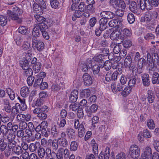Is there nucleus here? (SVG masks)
Masks as SVG:
<instances>
[{"instance_id": "f257e3e1", "label": "nucleus", "mask_w": 159, "mask_h": 159, "mask_svg": "<svg viewBox=\"0 0 159 159\" xmlns=\"http://www.w3.org/2000/svg\"><path fill=\"white\" fill-rule=\"evenodd\" d=\"M156 56L157 57L156 54H153L152 57L149 53L148 54L147 62L149 67L150 73H152V71H155L156 69L154 66V62L156 61V59L157 60V58L156 57Z\"/></svg>"}, {"instance_id": "f03ea898", "label": "nucleus", "mask_w": 159, "mask_h": 159, "mask_svg": "<svg viewBox=\"0 0 159 159\" xmlns=\"http://www.w3.org/2000/svg\"><path fill=\"white\" fill-rule=\"evenodd\" d=\"M34 1L38 4L36 7H33L34 12L39 14L43 13V11L47 7L45 2L43 0H34Z\"/></svg>"}, {"instance_id": "7ed1b4c3", "label": "nucleus", "mask_w": 159, "mask_h": 159, "mask_svg": "<svg viewBox=\"0 0 159 159\" xmlns=\"http://www.w3.org/2000/svg\"><path fill=\"white\" fill-rule=\"evenodd\" d=\"M129 152L132 158L136 159L140 156V148L137 145H133L130 147Z\"/></svg>"}, {"instance_id": "20e7f679", "label": "nucleus", "mask_w": 159, "mask_h": 159, "mask_svg": "<svg viewBox=\"0 0 159 159\" xmlns=\"http://www.w3.org/2000/svg\"><path fill=\"white\" fill-rule=\"evenodd\" d=\"M121 28H115L113 30L110 35V39L113 40H118L119 39H122L123 37L121 36Z\"/></svg>"}, {"instance_id": "39448f33", "label": "nucleus", "mask_w": 159, "mask_h": 159, "mask_svg": "<svg viewBox=\"0 0 159 159\" xmlns=\"http://www.w3.org/2000/svg\"><path fill=\"white\" fill-rule=\"evenodd\" d=\"M137 5L142 10L145 8L147 10H150L152 8L151 5L149 0H137Z\"/></svg>"}, {"instance_id": "423d86ee", "label": "nucleus", "mask_w": 159, "mask_h": 159, "mask_svg": "<svg viewBox=\"0 0 159 159\" xmlns=\"http://www.w3.org/2000/svg\"><path fill=\"white\" fill-rule=\"evenodd\" d=\"M152 155L151 148L147 146L143 148L141 157L139 159H151Z\"/></svg>"}, {"instance_id": "0eeeda50", "label": "nucleus", "mask_w": 159, "mask_h": 159, "mask_svg": "<svg viewBox=\"0 0 159 159\" xmlns=\"http://www.w3.org/2000/svg\"><path fill=\"white\" fill-rule=\"evenodd\" d=\"M110 5L114 8H122L126 7V5L123 0H110Z\"/></svg>"}, {"instance_id": "6e6552de", "label": "nucleus", "mask_w": 159, "mask_h": 159, "mask_svg": "<svg viewBox=\"0 0 159 159\" xmlns=\"http://www.w3.org/2000/svg\"><path fill=\"white\" fill-rule=\"evenodd\" d=\"M39 157L41 158H43L46 154L48 158H49L51 153V151L48 148H46L45 150L43 148L40 147L38 151Z\"/></svg>"}, {"instance_id": "1a4fd4ad", "label": "nucleus", "mask_w": 159, "mask_h": 159, "mask_svg": "<svg viewBox=\"0 0 159 159\" xmlns=\"http://www.w3.org/2000/svg\"><path fill=\"white\" fill-rule=\"evenodd\" d=\"M32 45L39 52L42 51L44 48V43L42 42L39 41L37 38L32 39Z\"/></svg>"}, {"instance_id": "9d476101", "label": "nucleus", "mask_w": 159, "mask_h": 159, "mask_svg": "<svg viewBox=\"0 0 159 159\" xmlns=\"http://www.w3.org/2000/svg\"><path fill=\"white\" fill-rule=\"evenodd\" d=\"M20 108V105L19 103H16L15 105L13 106L10 112V118L12 121L15 118L16 116L19 113V109Z\"/></svg>"}, {"instance_id": "9b49d317", "label": "nucleus", "mask_w": 159, "mask_h": 159, "mask_svg": "<svg viewBox=\"0 0 159 159\" xmlns=\"http://www.w3.org/2000/svg\"><path fill=\"white\" fill-rule=\"evenodd\" d=\"M7 15L12 20L16 21L19 24L21 23L22 22L21 18L19 17V15H17L14 11L12 12L9 10H8L7 11Z\"/></svg>"}, {"instance_id": "f8f14e48", "label": "nucleus", "mask_w": 159, "mask_h": 159, "mask_svg": "<svg viewBox=\"0 0 159 159\" xmlns=\"http://www.w3.org/2000/svg\"><path fill=\"white\" fill-rule=\"evenodd\" d=\"M84 4L83 2H81L78 7L79 10L82 12L84 11L83 15L86 17L89 16V5H87L84 7Z\"/></svg>"}, {"instance_id": "ddd939ff", "label": "nucleus", "mask_w": 159, "mask_h": 159, "mask_svg": "<svg viewBox=\"0 0 159 159\" xmlns=\"http://www.w3.org/2000/svg\"><path fill=\"white\" fill-rule=\"evenodd\" d=\"M91 144L92 148V151L94 155L90 154V159H96L95 156H97L98 152V144L96 143L94 140H92Z\"/></svg>"}, {"instance_id": "4468645a", "label": "nucleus", "mask_w": 159, "mask_h": 159, "mask_svg": "<svg viewBox=\"0 0 159 159\" xmlns=\"http://www.w3.org/2000/svg\"><path fill=\"white\" fill-rule=\"evenodd\" d=\"M109 26L111 27L121 28L122 23L119 19H113L111 20L108 23Z\"/></svg>"}, {"instance_id": "2eb2a0df", "label": "nucleus", "mask_w": 159, "mask_h": 159, "mask_svg": "<svg viewBox=\"0 0 159 159\" xmlns=\"http://www.w3.org/2000/svg\"><path fill=\"white\" fill-rule=\"evenodd\" d=\"M110 149L106 148L104 152L102 151L99 155L98 159H109L110 156Z\"/></svg>"}, {"instance_id": "dca6fc26", "label": "nucleus", "mask_w": 159, "mask_h": 159, "mask_svg": "<svg viewBox=\"0 0 159 159\" xmlns=\"http://www.w3.org/2000/svg\"><path fill=\"white\" fill-rule=\"evenodd\" d=\"M30 118L31 116L30 115H25L22 114H18L16 117L17 121L18 122L24 121V120L29 121L30 120Z\"/></svg>"}, {"instance_id": "f3484780", "label": "nucleus", "mask_w": 159, "mask_h": 159, "mask_svg": "<svg viewBox=\"0 0 159 159\" xmlns=\"http://www.w3.org/2000/svg\"><path fill=\"white\" fill-rule=\"evenodd\" d=\"M142 21L146 22L147 25H152L153 23V19L152 15L150 14H146L144 17L142 19Z\"/></svg>"}, {"instance_id": "a211bd4d", "label": "nucleus", "mask_w": 159, "mask_h": 159, "mask_svg": "<svg viewBox=\"0 0 159 159\" xmlns=\"http://www.w3.org/2000/svg\"><path fill=\"white\" fill-rule=\"evenodd\" d=\"M66 133L67 134L68 139L71 141L73 140L75 136V130L72 128H67L66 129Z\"/></svg>"}, {"instance_id": "6ab92c4d", "label": "nucleus", "mask_w": 159, "mask_h": 159, "mask_svg": "<svg viewBox=\"0 0 159 159\" xmlns=\"http://www.w3.org/2000/svg\"><path fill=\"white\" fill-rule=\"evenodd\" d=\"M78 97V91L76 90H73L69 97V101L71 102H76Z\"/></svg>"}, {"instance_id": "aec40b11", "label": "nucleus", "mask_w": 159, "mask_h": 159, "mask_svg": "<svg viewBox=\"0 0 159 159\" xmlns=\"http://www.w3.org/2000/svg\"><path fill=\"white\" fill-rule=\"evenodd\" d=\"M59 134V131L58 129L57 125L55 124H52L51 129V134L53 137L56 138L58 136Z\"/></svg>"}, {"instance_id": "412c9836", "label": "nucleus", "mask_w": 159, "mask_h": 159, "mask_svg": "<svg viewBox=\"0 0 159 159\" xmlns=\"http://www.w3.org/2000/svg\"><path fill=\"white\" fill-rule=\"evenodd\" d=\"M100 15L102 17V18H104L107 20L112 18L114 16V14L110 11H103L101 13Z\"/></svg>"}, {"instance_id": "4be33fe9", "label": "nucleus", "mask_w": 159, "mask_h": 159, "mask_svg": "<svg viewBox=\"0 0 159 159\" xmlns=\"http://www.w3.org/2000/svg\"><path fill=\"white\" fill-rule=\"evenodd\" d=\"M129 9L133 12L137 14H139V11L140 10L139 6H137L136 3L134 1L131 2L129 6Z\"/></svg>"}, {"instance_id": "5701e85b", "label": "nucleus", "mask_w": 159, "mask_h": 159, "mask_svg": "<svg viewBox=\"0 0 159 159\" xmlns=\"http://www.w3.org/2000/svg\"><path fill=\"white\" fill-rule=\"evenodd\" d=\"M141 78L143 84L146 86H148L150 83L149 75L147 74H143L141 75Z\"/></svg>"}, {"instance_id": "b1692460", "label": "nucleus", "mask_w": 159, "mask_h": 159, "mask_svg": "<svg viewBox=\"0 0 159 159\" xmlns=\"http://www.w3.org/2000/svg\"><path fill=\"white\" fill-rule=\"evenodd\" d=\"M18 30L19 33L23 35L27 34L30 32V29L25 26H20Z\"/></svg>"}, {"instance_id": "393cba45", "label": "nucleus", "mask_w": 159, "mask_h": 159, "mask_svg": "<svg viewBox=\"0 0 159 159\" xmlns=\"http://www.w3.org/2000/svg\"><path fill=\"white\" fill-rule=\"evenodd\" d=\"M58 148V143L56 140H53L51 145V149L52 151V153L56 154L55 152L57 150Z\"/></svg>"}, {"instance_id": "a878e982", "label": "nucleus", "mask_w": 159, "mask_h": 159, "mask_svg": "<svg viewBox=\"0 0 159 159\" xmlns=\"http://www.w3.org/2000/svg\"><path fill=\"white\" fill-rule=\"evenodd\" d=\"M107 20L104 18L101 19L99 21L100 28L99 29L103 31L105 30L107 27Z\"/></svg>"}, {"instance_id": "bb28decb", "label": "nucleus", "mask_w": 159, "mask_h": 159, "mask_svg": "<svg viewBox=\"0 0 159 159\" xmlns=\"http://www.w3.org/2000/svg\"><path fill=\"white\" fill-rule=\"evenodd\" d=\"M30 93L29 88L26 86L22 87L20 90V93L21 96L23 97H26Z\"/></svg>"}, {"instance_id": "cd10ccee", "label": "nucleus", "mask_w": 159, "mask_h": 159, "mask_svg": "<svg viewBox=\"0 0 159 159\" xmlns=\"http://www.w3.org/2000/svg\"><path fill=\"white\" fill-rule=\"evenodd\" d=\"M32 36H33V39L37 38V37H39L40 35V31L39 27H38L37 25L35 24L34 25V27L33 28V32L32 33Z\"/></svg>"}, {"instance_id": "c85d7f7f", "label": "nucleus", "mask_w": 159, "mask_h": 159, "mask_svg": "<svg viewBox=\"0 0 159 159\" xmlns=\"http://www.w3.org/2000/svg\"><path fill=\"white\" fill-rule=\"evenodd\" d=\"M10 129L7 128V127L4 125H2L0 126V132L3 136H6Z\"/></svg>"}, {"instance_id": "c756f323", "label": "nucleus", "mask_w": 159, "mask_h": 159, "mask_svg": "<svg viewBox=\"0 0 159 159\" xmlns=\"http://www.w3.org/2000/svg\"><path fill=\"white\" fill-rule=\"evenodd\" d=\"M147 98L149 103H152L155 99V95L152 91L148 90L147 92Z\"/></svg>"}, {"instance_id": "7c9ffc66", "label": "nucleus", "mask_w": 159, "mask_h": 159, "mask_svg": "<svg viewBox=\"0 0 159 159\" xmlns=\"http://www.w3.org/2000/svg\"><path fill=\"white\" fill-rule=\"evenodd\" d=\"M19 64L20 66L23 70H26L30 67L29 65V62L24 60H20L19 61Z\"/></svg>"}, {"instance_id": "2f4dec72", "label": "nucleus", "mask_w": 159, "mask_h": 159, "mask_svg": "<svg viewBox=\"0 0 159 159\" xmlns=\"http://www.w3.org/2000/svg\"><path fill=\"white\" fill-rule=\"evenodd\" d=\"M131 62L132 60L131 57L130 56H127L124 60V66L126 68H129L131 66Z\"/></svg>"}, {"instance_id": "473e14b6", "label": "nucleus", "mask_w": 159, "mask_h": 159, "mask_svg": "<svg viewBox=\"0 0 159 159\" xmlns=\"http://www.w3.org/2000/svg\"><path fill=\"white\" fill-rule=\"evenodd\" d=\"M152 82L153 84H159V75L157 73H153L152 77Z\"/></svg>"}, {"instance_id": "72a5a7b5", "label": "nucleus", "mask_w": 159, "mask_h": 159, "mask_svg": "<svg viewBox=\"0 0 159 159\" xmlns=\"http://www.w3.org/2000/svg\"><path fill=\"white\" fill-rule=\"evenodd\" d=\"M59 143L61 146L67 147L68 146V142L66 139H58Z\"/></svg>"}, {"instance_id": "f704fd0d", "label": "nucleus", "mask_w": 159, "mask_h": 159, "mask_svg": "<svg viewBox=\"0 0 159 159\" xmlns=\"http://www.w3.org/2000/svg\"><path fill=\"white\" fill-rule=\"evenodd\" d=\"M132 89L129 87H125L122 91L121 93V95L124 97H126L131 92Z\"/></svg>"}, {"instance_id": "c9c22d12", "label": "nucleus", "mask_w": 159, "mask_h": 159, "mask_svg": "<svg viewBox=\"0 0 159 159\" xmlns=\"http://www.w3.org/2000/svg\"><path fill=\"white\" fill-rule=\"evenodd\" d=\"M122 73V70L121 69H118L117 71H115L112 74L111 78L112 80H115L117 79L118 75Z\"/></svg>"}, {"instance_id": "e433bc0d", "label": "nucleus", "mask_w": 159, "mask_h": 159, "mask_svg": "<svg viewBox=\"0 0 159 159\" xmlns=\"http://www.w3.org/2000/svg\"><path fill=\"white\" fill-rule=\"evenodd\" d=\"M84 81V84L87 86H89V77L88 73H85L83 76Z\"/></svg>"}, {"instance_id": "4c0bfd02", "label": "nucleus", "mask_w": 159, "mask_h": 159, "mask_svg": "<svg viewBox=\"0 0 159 159\" xmlns=\"http://www.w3.org/2000/svg\"><path fill=\"white\" fill-rule=\"evenodd\" d=\"M103 66H102V65L100 66L101 68H102L103 67H104V69L106 70H108L111 68V63L109 61H107L105 62L103 61Z\"/></svg>"}, {"instance_id": "58836bf2", "label": "nucleus", "mask_w": 159, "mask_h": 159, "mask_svg": "<svg viewBox=\"0 0 159 159\" xmlns=\"http://www.w3.org/2000/svg\"><path fill=\"white\" fill-rule=\"evenodd\" d=\"M38 27H39V29L41 32L47 31L48 27L47 25L44 23H39L37 25Z\"/></svg>"}, {"instance_id": "ea45409f", "label": "nucleus", "mask_w": 159, "mask_h": 159, "mask_svg": "<svg viewBox=\"0 0 159 159\" xmlns=\"http://www.w3.org/2000/svg\"><path fill=\"white\" fill-rule=\"evenodd\" d=\"M7 93L11 100H13L15 98V93L14 91L10 88L7 89Z\"/></svg>"}, {"instance_id": "a19ab883", "label": "nucleus", "mask_w": 159, "mask_h": 159, "mask_svg": "<svg viewBox=\"0 0 159 159\" xmlns=\"http://www.w3.org/2000/svg\"><path fill=\"white\" fill-rule=\"evenodd\" d=\"M7 17L3 15H0V25L2 26L6 25L7 23Z\"/></svg>"}, {"instance_id": "79ce46f5", "label": "nucleus", "mask_w": 159, "mask_h": 159, "mask_svg": "<svg viewBox=\"0 0 159 159\" xmlns=\"http://www.w3.org/2000/svg\"><path fill=\"white\" fill-rule=\"evenodd\" d=\"M42 65L40 62L37 63L35 65H33V69L35 73H38L41 69Z\"/></svg>"}, {"instance_id": "37998d69", "label": "nucleus", "mask_w": 159, "mask_h": 159, "mask_svg": "<svg viewBox=\"0 0 159 159\" xmlns=\"http://www.w3.org/2000/svg\"><path fill=\"white\" fill-rule=\"evenodd\" d=\"M82 12L79 10H76L75 11L74 15L72 17V19L73 21L76 20L77 18H80L83 14L82 13Z\"/></svg>"}, {"instance_id": "c03bdc74", "label": "nucleus", "mask_w": 159, "mask_h": 159, "mask_svg": "<svg viewBox=\"0 0 159 159\" xmlns=\"http://www.w3.org/2000/svg\"><path fill=\"white\" fill-rule=\"evenodd\" d=\"M64 151V148H60L57 151V152L55 154L58 159H63V153Z\"/></svg>"}, {"instance_id": "a18cd8bd", "label": "nucleus", "mask_w": 159, "mask_h": 159, "mask_svg": "<svg viewBox=\"0 0 159 159\" xmlns=\"http://www.w3.org/2000/svg\"><path fill=\"white\" fill-rule=\"evenodd\" d=\"M104 59V56L102 54H99L96 55L93 58V60L102 63L103 59Z\"/></svg>"}, {"instance_id": "49530a36", "label": "nucleus", "mask_w": 159, "mask_h": 159, "mask_svg": "<svg viewBox=\"0 0 159 159\" xmlns=\"http://www.w3.org/2000/svg\"><path fill=\"white\" fill-rule=\"evenodd\" d=\"M22 150L21 147L19 146H16L12 150V151L17 155H19L21 154Z\"/></svg>"}, {"instance_id": "de8ad7c7", "label": "nucleus", "mask_w": 159, "mask_h": 159, "mask_svg": "<svg viewBox=\"0 0 159 159\" xmlns=\"http://www.w3.org/2000/svg\"><path fill=\"white\" fill-rule=\"evenodd\" d=\"M146 64V60L144 58H141L138 62V65L139 69H140L141 71L142 70L143 66Z\"/></svg>"}, {"instance_id": "09e8293b", "label": "nucleus", "mask_w": 159, "mask_h": 159, "mask_svg": "<svg viewBox=\"0 0 159 159\" xmlns=\"http://www.w3.org/2000/svg\"><path fill=\"white\" fill-rule=\"evenodd\" d=\"M80 106L79 103H71L69 107L70 109H71L73 111H75L78 110L80 108Z\"/></svg>"}, {"instance_id": "8fccbe9b", "label": "nucleus", "mask_w": 159, "mask_h": 159, "mask_svg": "<svg viewBox=\"0 0 159 159\" xmlns=\"http://www.w3.org/2000/svg\"><path fill=\"white\" fill-rule=\"evenodd\" d=\"M80 96L82 97H89V89H86L83 90L80 93Z\"/></svg>"}, {"instance_id": "3c124183", "label": "nucleus", "mask_w": 159, "mask_h": 159, "mask_svg": "<svg viewBox=\"0 0 159 159\" xmlns=\"http://www.w3.org/2000/svg\"><path fill=\"white\" fill-rule=\"evenodd\" d=\"M147 125L150 129H153L155 127V124L153 120L152 119H149L148 120Z\"/></svg>"}, {"instance_id": "603ef678", "label": "nucleus", "mask_w": 159, "mask_h": 159, "mask_svg": "<svg viewBox=\"0 0 159 159\" xmlns=\"http://www.w3.org/2000/svg\"><path fill=\"white\" fill-rule=\"evenodd\" d=\"M34 17L37 22L39 23H44L43 22L45 20V19L44 17L39 15H35Z\"/></svg>"}, {"instance_id": "864d4df0", "label": "nucleus", "mask_w": 159, "mask_h": 159, "mask_svg": "<svg viewBox=\"0 0 159 159\" xmlns=\"http://www.w3.org/2000/svg\"><path fill=\"white\" fill-rule=\"evenodd\" d=\"M122 34L124 37H129L132 35L131 30L128 29H125L122 31Z\"/></svg>"}, {"instance_id": "5fc2aeb1", "label": "nucleus", "mask_w": 159, "mask_h": 159, "mask_svg": "<svg viewBox=\"0 0 159 159\" xmlns=\"http://www.w3.org/2000/svg\"><path fill=\"white\" fill-rule=\"evenodd\" d=\"M117 9L115 12L116 15L120 17H122L124 15V11L125 7L124 8H117Z\"/></svg>"}, {"instance_id": "6e6d98bb", "label": "nucleus", "mask_w": 159, "mask_h": 159, "mask_svg": "<svg viewBox=\"0 0 159 159\" xmlns=\"http://www.w3.org/2000/svg\"><path fill=\"white\" fill-rule=\"evenodd\" d=\"M127 20L129 23H133L135 21V18L133 14L131 13H128L127 15Z\"/></svg>"}, {"instance_id": "4d7b16f0", "label": "nucleus", "mask_w": 159, "mask_h": 159, "mask_svg": "<svg viewBox=\"0 0 159 159\" xmlns=\"http://www.w3.org/2000/svg\"><path fill=\"white\" fill-rule=\"evenodd\" d=\"M18 126L20 129L24 130L27 127V124L25 121L20 122Z\"/></svg>"}, {"instance_id": "13d9d810", "label": "nucleus", "mask_w": 159, "mask_h": 159, "mask_svg": "<svg viewBox=\"0 0 159 159\" xmlns=\"http://www.w3.org/2000/svg\"><path fill=\"white\" fill-rule=\"evenodd\" d=\"M78 144L75 141H73L71 142L70 146V149L71 151H75L77 148Z\"/></svg>"}, {"instance_id": "bf43d9fd", "label": "nucleus", "mask_w": 159, "mask_h": 159, "mask_svg": "<svg viewBox=\"0 0 159 159\" xmlns=\"http://www.w3.org/2000/svg\"><path fill=\"white\" fill-rule=\"evenodd\" d=\"M24 73V75L26 77H29L32 75L33 74V72L32 69L30 67L27 69Z\"/></svg>"}, {"instance_id": "052dcab7", "label": "nucleus", "mask_w": 159, "mask_h": 159, "mask_svg": "<svg viewBox=\"0 0 159 159\" xmlns=\"http://www.w3.org/2000/svg\"><path fill=\"white\" fill-rule=\"evenodd\" d=\"M50 4L52 8L55 9L57 8L59 4V2L57 0H50Z\"/></svg>"}, {"instance_id": "680f3d73", "label": "nucleus", "mask_w": 159, "mask_h": 159, "mask_svg": "<svg viewBox=\"0 0 159 159\" xmlns=\"http://www.w3.org/2000/svg\"><path fill=\"white\" fill-rule=\"evenodd\" d=\"M142 133L145 138H150L152 137V134L147 129L144 130Z\"/></svg>"}, {"instance_id": "e2e57ef3", "label": "nucleus", "mask_w": 159, "mask_h": 159, "mask_svg": "<svg viewBox=\"0 0 159 159\" xmlns=\"http://www.w3.org/2000/svg\"><path fill=\"white\" fill-rule=\"evenodd\" d=\"M37 77V78L35 80L34 84V87H37L39 86H40L43 81V80L42 78H39V77Z\"/></svg>"}, {"instance_id": "0e129e2a", "label": "nucleus", "mask_w": 159, "mask_h": 159, "mask_svg": "<svg viewBox=\"0 0 159 159\" xmlns=\"http://www.w3.org/2000/svg\"><path fill=\"white\" fill-rule=\"evenodd\" d=\"M13 11L17 15H18L19 16L22 14L23 11L22 9L19 8L17 7H15L13 9Z\"/></svg>"}, {"instance_id": "69168bd1", "label": "nucleus", "mask_w": 159, "mask_h": 159, "mask_svg": "<svg viewBox=\"0 0 159 159\" xmlns=\"http://www.w3.org/2000/svg\"><path fill=\"white\" fill-rule=\"evenodd\" d=\"M32 55L30 52H28L26 53L24 60L30 62L32 57Z\"/></svg>"}, {"instance_id": "338daca9", "label": "nucleus", "mask_w": 159, "mask_h": 159, "mask_svg": "<svg viewBox=\"0 0 159 159\" xmlns=\"http://www.w3.org/2000/svg\"><path fill=\"white\" fill-rule=\"evenodd\" d=\"M16 142L15 141L11 142H8L7 146L9 149L12 150L16 145Z\"/></svg>"}, {"instance_id": "774afa93", "label": "nucleus", "mask_w": 159, "mask_h": 159, "mask_svg": "<svg viewBox=\"0 0 159 159\" xmlns=\"http://www.w3.org/2000/svg\"><path fill=\"white\" fill-rule=\"evenodd\" d=\"M0 150L1 151L4 150L7 147V144L5 143L3 139H1L0 140Z\"/></svg>"}]
</instances>
